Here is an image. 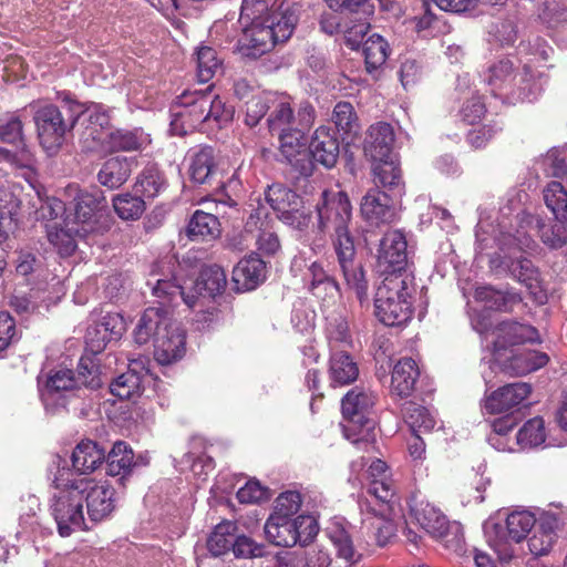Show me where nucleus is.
<instances>
[{"instance_id": "obj_1", "label": "nucleus", "mask_w": 567, "mask_h": 567, "mask_svg": "<svg viewBox=\"0 0 567 567\" xmlns=\"http://www.w3.org/2000/svg\"><path fill=\"white\" fill-rule=\"evenodd\" d=\"M152 292L159 306L145 309L134 330V341L142 346L153 340L155 360L167 365L181 360L186 351V334L173 327L169 307L183 301L192 309L195 296L186 295L184 287L166 279H157Z\"/></svg>"}, {"instance_id": "obj_2", "label": "nucleus", "mask_w": 567, "mask_h": 567, "mask_svg": "<svg viewBox=\"0 0 567 567\" xmlns=\"http://www.w3.org/2000/svg\"><path fill=\"white\" fill-rule=\"evenodd\" d=\"M317 212L320 230H332L331 243L346 284L362 305L368 300V280L362 265L355 260L354 239L349 230L352 206L348 194L343 190H324Z\"/></svg>"}, {"instance_id": "obj_3", "label": "nucleus", "mask_w": 567, "mask_h": 567, "mask_svg": "<svg viewBox=\"0 0 567 567\" xmlns=\"http://www.w3.org/2000/svg\"><path fill=\"white\" fill-rule=\"evenodd\" d=\"M239 22L244 28L236 48L243 56L256 60L291 37L298 17L289 9L268 10L262 0H244Z\"/></svg>"}, {"instance_id": "obj_4", "label": "nucleus", "mask_w": 567, "mask_h": 567, "mask_svg": "<svg viewBox=\"0 0 567 567\" xmlns=\"http://www.w3.org/2000/svg\"><path fill=\"white\" fill-rule=\"evenodd\" d=\"M395 495L393 480L388 464L375 458L367 470L365 482L359 496L358 505L363 522L378 519L377 540L384 546L394 535L392 516L394 512L393 497Z\"/></svg>"}, {"instance_id": "obj_5", "label": "nucleus", "mask_w": 567, "mask_h": 567, "mask_svg": "<svg viewBox=\"0 0 567 567\" xmlns=\"http://www.w3.org/2000/svg\"><path fill=\"white\" fill-rule=\"evenodd\" d=\"M54 493L51 497L50 512L61 537H69L76 530H89L85 524L83 488L85 483L76 481L69 466H58L52 480Z\"/></svg>"}, {"instance_id": "obj_6", "label": "nucleus", "mask_w": 567, "mask_h": 567, "mask_svg": "<svg viewBox=\"0 0 567 567\" xmlns=\"http://www.w3.org/2000/svg\"><path fill=\"white\" fill-rule=\"evenodd\" d=\"M414 292L413 276L385 277L375 295V316L389 327L405 324L412 319Z\"/></svg>"}, {"instance_id": "obj_7", "label": "nucleus", "mask_w": 567, "mask_h": 567, "mask_svg": "<svg viewBox=\"0 0 567 567\" xmlns=\"http://www.w3.org/2000/svg\"><path fill=\"white\" fill-rule=\"evenodd\" d=\"M23 121L18 112H7L0 116V162L8 163L12 169L23 171L27 181L34 177L35 156L25 143Z\"/></svg>"}, {"instance_id": "obj_8", "label": "nucleus", "mask_w": 567, "mask_h": 567, "mask_svg": "<svg viewBox=\"0 0 567 567\" xmlns=\"http://www.w3.org/2000/svg\"><path fill=\"white\" fill-rule=\"evenodd\" d=\"M33 107V122L40 145L47 152H56L73 131L79 115L72 112L64 115L53 103H40Z\"/></svg>"}, {"instance_id": "obj_9", "label": "nucleus", "mask_w": 567, "mask_h": 567, "mask_svg": "<svg viewBox=\"0 0 567 567\" xmlns=\"http://www.w3.org/2000/svg\"><path fill=\"white\" fill-rule=\"evenodd\" d=\"M212 87L213 85L205 90H185L176 96L171 107V130L174 134L183 136L206 124L208 91H212Z\"/></svg>"}, {"instance_id": "obj_10", "label": "nucleus", "mask_w": 567, "mask_h": 567, "mask_svg": "<svg viewBox=\"0 0 567 567\" xmlns=\"http://www.w3.org/2000/svg\"><path fill=\"white\" fill-rule=\"evenodd\" d=\"M69 206V212L73 216V221L81 225L75 231L89 233L94 229L97 215L107 207L104 193L97 188H81L79 184H68L61 194Z\"/></svg>"}, {"instance_id": "obj_11", "label": "nucleus", "mask_w": 567, "mask_h": 567, "mask_svg": "<svg viewBox=\"0 0 567 567\" xmlns=\"http://www.w3.org/2000/svg\"><path fill=\"white\" fill-rule=\"evenodd\" d=\"M265 199L277 217L296 229H303L310 223V213L306 210L303 199L295 190L275 183L265 190Z\"/></svg>"}, {"instance_id": "obj_12", "label": "nucleus", "mask_w": 567, "mask_h": 567, "mask_svg": "<svg viewBox=\"0 0 567 567\" xmlns=\"http://www.w3.org/2000/svg\"><path fill=\"white\" fill-rule=\"evenodd\" d=\"M409 250L406 236L402 230H388L377 249V269L385 276L408 275Z\"/></svg>"}, {"instance_id": "obj_13", "label": "nucleus", "mask_w": 567, "mask_h": 567, "mask_svg": "<svg viewBox=\"0 0 567 567\" xmlns=\"http://www.w3.org/2000/svg\"><path fill=\"white\" fill-rule=\"evenodd\" d=\"M420 526L434 538L440 539L446 547L455 550L462 548V534L457 525H452L440 508L429 502H420L412 508Z\"/></svg>"}, {"instance_id": "obj_14", "label": "nucleus", "mask_w": 567, "mask_h": 567, "mask_svg": "<svg viewBox=\"0 0 567 567\" xmlns=\"http://www.w3.org/2000/svg\"><path fill=\"white\" fill-rule=\"evenodd\" d=\"M310 128H295L278 135V161L290 166L297 177H309L313 174L315 164L307 148L305 134Z\"/></svg>"}, {"instance_id": "obj_15", "label": "nucleus", "mask_w": 567, "mask_h": 567, "mask_svg": "<svg viewBox=\"0 0 567 567\" xmlns=\"http://www.w3.org/2000/svg\"><path fill=\"white\" fill-rule=\"evenodd\" d=\"M316 120V110L309 101L299 103L297 113L289 102H272V110L267 117L269 132L275 135L291 132L295 128H310Z\"/></svg>"}, {"instance_id": "obj_16", "label": "nucleus", "mask_w": 567, "mask_h": 567, "mask_svg": "<svg viewBox=\"0 0 567 567\" xmlns=\"http://www.w3.org/2000/svg\"><path fill=\"white\" fill-rule=\"evenodd\" d=\"M76 481L85 483L83 502L86 503L89 518L99 523L109 517L115 509L114 487L89 477H76Z\"/></svg>"}, {"instance_id": "obj_17", "label": "nucleus", "mask_w": 567, "mask_h": 567, "mask_svg": "<svg viewBox=\"0 0 567 567\" xmlns=\"http://www.w3.org/2000/svg\"><path fill=\"white\" fill-rule=\"evenodd\" d=\"M308 152L313 164L319 163L326 168L334 167L340 154L338 132L329 126H319L312 135Z\"/></svg>"}, {"instance_id": "obj_18", "label": "nucleus", "mask_w": 567, "mask_h": 567, "mask_svg": "<svg viewBox=\"0 0 567 567\" xmlns=\"http://www.w3.org/2000/svg\"><path fill=\"white\" fill-rule=\"evenodd\" d=\"M532 385L527 382L505 384L486 395L484 409L489 414L507 412L520 405L532 393Z\"/></svg>"}, {"instance_id": "obj_19", "label": "nucleus", "mask_w": 567, "mask_h": 567, "mask_svg": "<svg viewBox=\"0 0 567 567\" xmlns=\"http://www.w3.org/2000/svg\"><path fill=\"white\" fill-rule=\"evenodd\" d=\"M375 402L377 394L371 389L364 386L351 389L341 401L344 424H361L365 421H374L370 417V413Z\"/></svg>"}, {"instance_id": "obj_20", "label": "nucleus", "mask_w": 567, "mask_h": 567, "mask_svg": "<svg viewBox=\"0 0 567 567\" xmlns=\"http://www.w3.org/2000/svg\"><path fill=\"white\" fill-rule=\"evenodd\" d=\"M495 362L505 374L520 377L545 367L549 362V357L537 350L511 351L508 357L501 352V359Z\"/></svg>"}, {"instance_id": "obj_21", "label": "nucleus", "mask_w": 567, "mask_h": 567, "mask_svg": "<svg viewBox=\"0 0 567 567\" xmlns=\"http://www.w3.org/2000/svg\"><path fill=\"white\" fill-rule=\"evenodd\" d=\"M538 341L539 333L535 327L516 321L502 322L497 327V338L494 342V360H499L501 352H506L507 347Z\"/></svg>"}, {"instance_id": "obj_22", "label": "nucleus", "mask_w": 567, "mask_h": 567, "mask_svg": "<svg viewBox=\"0 0 567 567\" xmlns=\"http://www.w3.org/2000/svg\"><path fill=\"white\" fill-rule=\"evenodd\" d=\"M106 452L92 440L80 441L71 454L72 467H69L76 477H84L96 471L105 461Z\"/></svg>"}, {"instance_id": "obj_23", "label": "nucleus", "mask_w": 567, "mask_h": 567, "mask_svg": "<svg viewBox=\"0 0 567 567\" xmlns=\"http://www.w3.org/2000/svg\"><path fill=\"white\" fill-rule=\"evenodd\" d=\"M266 279V262L251 254L243 258L233 270V281L238 291L256 289Z\"/></svg>"}, {"instance_id": "obj_24", "label": "nucleus", "mask_w": 567, "mask_h": 567, "mask_svg": "<svg viewBox=\"0 0 567 567\" xmlns=\"http://www.w3.org/2000/svg\"><path fill=\"white\" fill-rule=\"evenodd\" d=\"M123 331V318L118 313H107L94 327L87 329L86 344L94 353L102 352L112 340H117Z\"/></svg>"}, {"instance_id": "obj_25", "label": "nucleus", "mask_w": 567, "mask_h": 567, "mask_svg": "<svg viewBox=\"0 0 567 567\" xmlns=\"http://www.w3.org/2000/svg\"><path fill=\"white\" fill-rule=\"evenodd\" d=\"M188 173L192 182L212 185L218 173L215 151L212 146H200L189 154Z\"/></svg>"}, {"instance_id": "obj_26", "label": "nucleus", "mask_w": 567, "mask_h": 567, "mask_svg": "<svg viewBox=\"0 0 567 567\" xmlns=\"http://www.w3.org/2000/svg\"><path fill=\"white\" fill-rule=\"evenodd\" d=\"M360 210L365 220L375 225L389 223L393 217L391 198L378 187L369 189L362 197Z\"/></svg>"}, {"instance_id": "obj_27", "label": "nucleus", "mask_w": 567, "mask_h": 567, "mask_svg": "<svg viewBox=\"0 0 567 567\" xmlns=\"http://www.w3.org/2000/svg\"><path fill=\"white\" fill-rule=\"evenodd\" d=\"M307 276L308 290L318 300L329 303L339 296V284L320 262L313 261L308 268Z\"/></svg>"}, {"instance_id": "obj_28", "label": "nucleus", "mask_w": 567, "mask_h": 567, "mask_svg": "<svg viewBox=\"0 0 567 567\" xmlns=\"http://www.w3.org/2000/svg\"><path fill=\"white\" fill-rule=\"evenodd\" d=\"M394 144L393 127L385 122L370 126L365 140L364 152L372 161L390 158Z\"/></svg>"}, {"instance_id": "obj_29", "label": "nucleus", "mask_w": 567, "mask_h": 567, "mask_svg": "<svg viewBox=\"0 0 567 567\" xmlns=\"http://www.w3.org/2000/svg\"><path fill=\"white\" fill-rule=\"evenodd\" d=\"M136 165L135 157H110L102 164L97 173V181L110 189L118 188L128 179L133 167Z\"/></svg>"}, {"instance_id": "obj_30", "label": "nucleus", "mask_w": 567, "mask_h": 567, "mask_svg": "<svg viewBox=\"0 0 567 567\" xmlns=\"http://www.w3.org/2000/svg\"><path fill=\"white\" fill-rule=\"evenodd\" d=\"M344 437L353 445L358 453L373 456L379 453L377 446L375 421H365V423L343 424ZM362 460L365 455L361 456Z\"/></svg>"}, {"instance_id": "obj_31", "label": "nucleus", "mask_w": 567, "mask_h": 567, "mask_svg": "<svg viewBox=\"0 0 567 567\" xmlns=\"http://www.w3.org/2000/svg\"><path fill=\"white\" fill-rule=\"evenodd\" d=\"M359 377V367L353 357L344 350L332 351L329 360L330 385L346 386Z\"/></svg>"}, {"instance_id": "obj_32", "label": "nucleus", "mask_w": 567, "mask_h": 567, "mask_svg": "<svg viewBox=\"0 0 567 567\" xmlns=\"http://www.w3.org/2000/svg\"><path fill=\"white\" fill-rule=\"evenodd\" d=\"M420 377V370L412 358H402L392 370L391 392L400 398L410 396Z\"/></svg>"}, {"instance_id": "obj_33", "label": "nucleus", "mask_w": 567, "mask_h": 567, "mask_svg": "<svg viewBox=\"0 0 567 567\" xmlns=\"http://www.w3.org/2000/svg\"><path fill=\"white\" fill-rule=\"evenodd\" d=\"M227 286V277L225 270L217 265L204 266L199 272V276L194 282L193 292H186V295L195 296V302L198 296L214 298L221 295Z\"/></svg>"}, {"instance_id": "obj_34", "label": "nucleus", "mask_w": 567, "mask_h": 567, "mask_svg": "<svg viewBox=\"0 0 567 567\" xmlns=\"http://www.w3.org/2000/svg\"><path fill=\"white\" fill-rule=\"evenodd\" d=\"M295 518L269 516L265 524V535L269 543L279 547H293L300 540Z\"/></svg>"}, {"instance_id": "obj_35", "label": "nucleus", "mask_w": 567, "mask_h": 567, "mask_svg": "<svg viewBox=\"0 0 567 567\" xmlns=\"http://www.w3.org/2000/svg\"><path fill=\"white\" fill-rule=\"evenodd\" d=\"M106 474L110 476H120L125 480L136 465L134 462V452L124 441H117L105 457Z\"/></svg>"}, {"instance_id": "obj_36", "label": "nucleus", "mask_w": 567, "mask_h": 567, "mask_svg": "<svg viewBox=\"0 0 567 567\" xmlns=\"http://www.w3.org/2000/svg\"><path fill=\"white\" fill-rule=\"evenodd\" d=\"M137 362H132L128 370L120 374L110 384L111 393L120 400H128L135 395H140L144 390V378L146 375L136 370Z\"/></svg>"}, {"instance_id": "obj_37", "label": "nucleus", "mask_w": 567, "mask_h": 567, "mask_svg": "<svg viewBox=\"0 0 567 567\" xmlns=\"http://www.w3.org/2000/svg\"><path fill=\"white\" fill-rule=\"evenodd\" d=\"M221 233L218 218L209 213L196 210L188 225L187 236L193 241H208L219 237Z\"/></svg>"}, {"instance_id": "obj_38", "label": "nucleus", "mask_w": 567, "mask_h": 567, "mask_svg": "<svg viewBox=\"0 0 567 567\" xmlns=\"http://www.w3.org/2000/svg\"><path fill=\"white\" fill-rule=\"evenodd\" d=\"M391 49L388 41L380 34L373 33L365 39L362 47V55L368 73L373 74L383 68Z\"/></svg>"}, {"instance_id": "obj_39", "label": "nucleus", "mask_w": 567, "mask_h": 567, "mask_svg": "<svg viewBox=\"0 0 567 567\" xmlns=\"http://www.w3.org/2000/svg\"><path fill=\"white\" fill-rule=\"evenodd\" d=\"M167 187L163 173L154 165L146 166L138 175L134 192L145 199H154Z\"/></svg>"}, {"instance_id": "obj_40", "label": "nucleus", "mask_w": 567, "mask_h": 567, "mask_svg": "<svg viewBox=\"0 0 567 567\" xmlns=\"http://www.w3.org/2000/svg\"><path fill=\"white\" fill-rule=\"evenodd\" d=\"M150 142L148 135L142 128H121L109 134V145L114 152L141 151Z\"/></svg>"}, {"instance_id": "obj_41", "label": "nucleus", "mask_w": 567, "mask_h": 567, "mask_svg": "<svg viewBox=\"0 0 567 567\" xmlns=\"http://www.w3.org/2000/svg\"><path fill=\"white\" fill-rule=\"evenodd\" d=\"M373 177L377 187L380 186L389 190H400L402 185V175L399 165L390 157L373 161Z\"/></svg>"}, {"instance_id": "obj_42", "label": "nucleus", "mask_w": 567, "mask_h": 567, "mask_svg": "<svg viewBox=\"0 0 567 567\" xmlns=\"http://www.w3.org/2000/svg\"><path fill=\"white\" fill-rule=\"evenodd\" d=\"M327 533L337 550L338 558L343 559L349 565H353L359 560L361 555L354 549L350 534L341 524H331L327 528Z\"/></svg>"}, {"instance_id": "obj_43", "label": "nucleus", "mask_w": 567, "mask_h": 567, "mask_svg": "<svg viewBox=\"0 0 567 567\" xmlns=\"http://www.w3.org/2000/svg\"><path fill=\"white\" fill-rule=\"evenodd\" d=\"M236 525L231 522L218 524L207 539V549L215 556L219 557L233 550L236 535Z\"/></svg>"}, {"instance_id": "obj_44", "label": "nucleus", "mask_w": 567, "mask_h": 567, "mask_svg": "<svg viewBox=\"0 0 567 567\" xmlns=\"http://www.w3.org/2000/svg\"><path fill=\"white\" fill-rule=\"evenodd\" d=\"M404 422L409 425L411 433L425 434L430 433L436 421L430 411L414 402H408L403 409Z\"/></svg>"}, {"instance_id": "obj_45", "label": "nucleus", "mask_w": 567, "mask_h": 567, "mask_svg": "<svg viewBox=\"0 0 567 567\" xmlns=\"http://www.w3.org/2000/svg\"><path fill=\"white\" fill-rule=\"evenodd\" d=\"M78 388L79 381L75 379L74 372L69 369H61L49 374L42 395L54 399L63 396L64 393Z\"/></svg>"}, {"instance_id": "obj_46", "label": "nucleus", "mask_w": 567, "mask_h": 567, "mask_svg": "<svg viewBox=\"0 0 567 567\" xmlns=\"http://www.w3.org/2000/svg\"><path fill=\"white\" fill-rule=\"evenodd\" d=\"M507 267L512 276L528 289L532 290L540 287V271L530 259L520 256L519 258L511 259Z\"/></svg>"}, {"instance_id": "obj_47", "label": "nucleus", "mask_w": 567, "mask_h": 567, "mask_svg": "<svg viewBox=\"0 0 567 567\" xmlns=\"http://www.w3.org/2000/svg\"><path fill=\"white\" fill-rule=\"evenodd\" d=\"M515 78L516 72L512 61L503 59L489 66L487 82L494 93L504 90L512 93Z\"/></svg>"}, {"instance_id": "obj_48", "label": "nucleus", "mask_w": 567, "mask_h": 567, "mask_svg": "<svg viewBox=\"0 0 567 567\" xmlns=\"http://www.w3.org/2000/svg\"><path fill=\"white\" fill-rule=\"evenodd\" d=\"M544 200L557 221H567V190L561 183H548L544 189Z\"/></svg>"}, {"instance_id": "obj_49", "label": "nucleus", "mask_w": 567, "mask_h": 567, "mask_svg": "<svg viewBox=\"0 0 567 567\" xmlns=\"http://www.w3.org/2000/svg\"><path fill=\"white\" fill-rule=\"evenodd\" d=\"M113 207L123 220H136L145 212V200L137 194L124 193L113 198Z\"/></svg>"}, {"instance_id": "obj_50", "label": "nucleus", "mask_w": 567, "mask_h": 567, "mask_svg": "<svg viewBox=\"0 0 567 567\" xmlns=\"http://www.w3.org/2000/svg\"><path fill=\"white\" fill-rule=\"evenodd\" d=\"M197 79L200 83L209 82L221 66V60L217 51L207 45L199 47L196 51Z\"/></svg>"}, {"instance_id": "obj_51", "label": "nucleus", "mask_w": 567, "mask_h": 567, "mask_svg": "<svg viewBox=\"0 0 567 567\" xmlns=\"http://www.w3.org/2000/svg\"><path fill=\"white\" fill-rule=\"evenodd\" d=\"M536 523L534 514L528 511L511 513L506 518L508 538L516 543L522 542L536 526Z\"/></svg>"}, {"instance_id": "obj_52", "label": "nucleus", "mask_w": 567, "mask_h": 567, "mask_svg": "<svg viewBox=\"0 0 567 567\" xmlns=\"http://www.w3.org/2000/svg\"><path fill=\"white\" fill-rule=\"evenodd\" d=\"M331 120L336 125L337 132H342L346 135L357 134L359 118L350 102H338L333 107Z\"/></svg>"}, {"instance_id": "obj_53", "label": "nucleus", "mask_w": 567, "mask_h": 567, "mask_svg": "<svg viewBox=\"0 0 567 567\" xmlns=\"http://www.w3.org/2000/svg\"><path fill=\"white\" fill-rule=\"evenodd\" d=\"M206 124L212 126V123L220 128L233 121L235 110L234 106L226 104L218 95L212 96L208 91V107H206Z\"/></svg>"}, {"instance_id": "obj_54", "label": "nucleus", "mask_w": 567, "mask_h": 567, "mask_svg": "<svg viewBox=\"0 0 567 567\" xmlns=\"http://www.w3.org/2000/svg\"><path fill=\"white\" fill-rule=\"evenodd\" d=\"M545 439L544 420L538 416L528 420L517 433V442L522 446H538Z\"/></svg>"}, {"instance_id": "obj_55", "label": "nucleus", "mask_w": 567, "mask_h": 567, "mask_svg": "<svg viewBox=\"0 0 567 567\" xmlns=\"http://www.w3.org/2000/svg\"><path fill=\"white\" fill-rule=\"evenodd\" d=\"M486 112L487 109L483 97L473 93L463 101L458 116L464 124L475 125L485 116Z\"/></svg>"}, {"instance_id": "obj_56", "label": "nucleus", "mask_w": 567, "mask_h": 567, "mask_svg": "<svg viewBox=\"0 0 567 567\" xmlns=\"http://www.w3.org/2000/svg\"><path fill=\"white\" fill-rule=\"evenodd\" d=\"M79 388L81 385L90 389H97L101 386L100 367L91 357H81L78 364Z\"/></svg>"}, {"instance_id": "obj_57", "label": "nucleus", "mask_w": 567, "mask_h": 567, "mask_svg": "<svg viewBox=\"0 0 567 567\" xmlns=\"http://www.w3.org/2000/svg\"><path fill=\"white\" fill-rule=\"evenodd\" d=\"M270 102L271 99L266 94L254 95L251 99L247 100L245 124L250 127L256 126L270 110Z\"/></svg>"}, {"instance_id": "obj_58", "label": "nucleus", "mask_w": 567, "mask_h": 567, "mask_svg": "<svg viewBox=\"0 0 567 567\" xmlns=\"http://www.w3.org/2000/svg\"><path fill=\"white\" fill-rule=\"evenodd\" d=\"M301 495L296 491L281 493L276 498L275 511L270 516H280L282 518H293L301 507Z\"/></svg>"}, {"instance_id": "obj_59", "label": "nucleus", "mask_w": 567, "mask_h": 567, "mask_svg": "<svg viewBox=\"0 0 567 567\" xmlns=\"http://www.w3.org/2000/svg\"><path fill=\"white\" fill-rule=\"evenodd\" d=\"M474 299L484 302L489 309L504 310L508 303L507 295L491 285L478 286L474 290Z\"/></svg>"}, {"instance_id": "obj_60", "label": "nucleus", "mask_w": 567, "mask_h": 567, "mask_svg": "<svg viewBox=\"0 0 567 567\" xmlns=\"http://www.w3.org/2000/svg\"><path fill=\"white\" fill-rule=\"evenodd\" d=\"M566 221H557L555 225H543L539 229L542 241L551 249H558L567 244Z\"/></svg>"}, {"instance_id": "obj_61", "label": "nucleus", "mask_w": 567, "mask_h": 567, "mask_svg": "<svg viewBox=\"0 0 567 567\" xmlns=\"http://www.w3.org/2000/svg\"><path fill=\"white\" fill-rule=\"evenodd\" d=\"M48 240L58 248L59 252L70 256L74 252L76 244L74 238L63 228L56 226L48 227Z\"/></svg>"}, {"instance_id": "obj_62", "label": "nucleus", "mask_w": 567, "mask_h": 567, "mask_svg": "<svg viewBox=\"0 0 567 567\" xmlns=\"http://www.w3.org/2000/svg\"><path fill=\"white\" fill-rule=\"evenodd\" d=\"M21 199L10 185H0V215L1 217L13 218L19 214Z\"/></svg>"}, {"instance_id": "obj_63", "label": "nucleus", "mask_w": 567, "mask_h": 567, "mask_svg": "<svg viewBox=\"0 0 567 567\" xmlns=\"http://www.w3.org/2000/svg\"><path fill=\"white\" fill-rule=\"evenodd\" d=\"M233 553L237 558H252L265 556V545L256 543L248 536L240 535L235 537Z\"/></svg>"}, {"instance_id": "obj_64", "label": "nucleus", "mask_w": 567, "mask_h": 567, "mask_svg": "<svg viewBox=\"0 0 567 567\" xmlns=\"http://www.w3.org/2000/svg\"><path fill=\"white\" fill-rule=\"evenodd\" d=\"M295 523L296 529L300 534V540H298L299 545L306 546L317 536L319 527L313 517L300 515L295 517Z\"/></svg>"}]
</instances>
